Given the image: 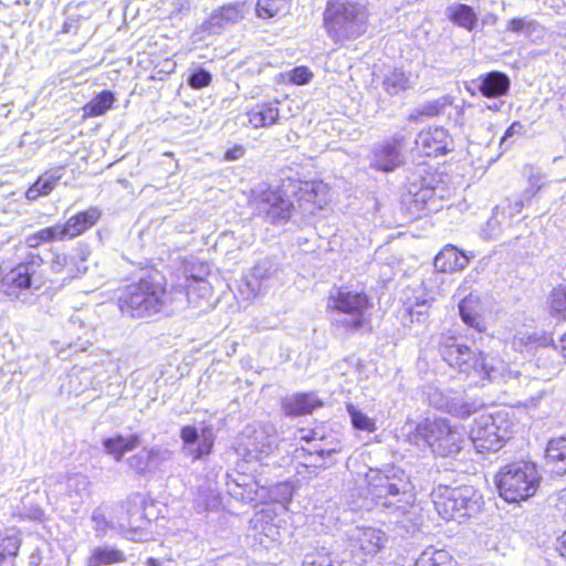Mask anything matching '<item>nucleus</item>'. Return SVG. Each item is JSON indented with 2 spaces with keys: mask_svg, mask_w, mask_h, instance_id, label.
<instances>
[{
  "mask_svg": "<svg viewBox=\"0 0 566 566\" xmlns=\"http://www.w3.org/2000/svg\"><path fill=\"white\" fill-rule=\"evenodd\" d=\"M243 155H244V148L240 145H237L226 151L224 159L228 161L238 160Z\"/></svg>",
  "mask_w": 566,
  "mask_h": 566,
  "instance_id": "nucleus-60",
  "label": "nucleus"
},
{
  "mask_svg": "<svg viewBox=\"0 0 566 566\" xmlns=\"http://www.w3.org/2000/svg\"><path fill=\"white\" fill-rule=\"evenodd\" d=\"M44 485L48 495L56 500H70L72 505L80 506L90 496L91 482L88 478L81 473L69 474L63 478L60 475H50L45 479Z\"/></svg>",
  "mask_w": 566,
  "mask_h": 566,
  "instance_id": "nucleus-12",
  "label": "nucleus"
},
{
  "mask_svg": "<svg viewBox=\"0 0 566 566\" xmlns=\"http://www.w3.org/2000/svg\"><path fill=\"white\" fill-rule=\"evenodd\" d=\"M476 376L482 379H488L491 382H510L511 380H518L523 377L518 370H512L510 366L500 357L483 355L482 361L479 365ZM526 379V377L524 376Z\"/></svg>",
  "mask_w": 566,
  "mask_h": 566,
  "instance_id": "nucleus-21",
  "label": "nucleus"
},
{
  "mask_svg": "<svg viewBox=\"0 0 566 566\" xmlns=\"http://www.w3.org/2000/svg\"><path fill=\"white\" fill-rule=\"evenodd\" d=\"M447 192L436 174L429 172L424 166H419L407 177L401 202L410 217L418 218L421 213L441 210Z\"/></svg>",
  "mask_w": 566,
  "mask_h": 566,
  "instance_id": "nucleus-2",
  "label": "nucleus"
},
{
  "mask_svg": "<svg viewBox=\"0 0 566 566\" xmlns=\"http://www.w3.org/2000/svg\"><path fill=\"white\" fill-rule=\"evenodd\" d=\"M139 444L138 434L127 437L117 436L115 438L104 439L103 446L107 453L112 454L117 461L128 451L134 450Z\"/></svg>",
  "mask_w": 566,
  "mask_h": 566,
  "instance_id": "nucleus-39",
  "label": "nucleus"
},
{
  "mask_svg": "<svg viewBox=\"0 0 566 566\" xmlns=\"http://www.w3.org/2000/svg\"><path fill=\"white\" fill-rule=\"evenodd\" d=\"M542 475L537 465L528 461L509 463L496 474V486L500 495L509 503L525 501L539 488Z\"/></svg>",
  "mask_w": 566,
  "mask_h": 566,
  "instance_id": "nucleus-6",
  "label": "nucleus"
},
{
  "mask_svg": "<svg viewBox=\"0 0 566 566\" xmlns=\"http://www.w3.org/2000/svg\"><path fill=\"white\" fill-rule=\"evenodd\" d=\"M92 521L94 522L96 536L102 537L105 535L109 527V522L106 520L103 507H96L92 514Z\"/></svg>",
  "mask_w": 566,
  "mask_h": 566,
  "instance_id": "nucleus-55",
  "label": "nucleus"
},
{
  "mask_svg": "<svg viewBox=\"0 0 566 566\" xmlns=\"http://www.w3.org/2000/svg\"><path fill=\"white\" fill-rule=\"evenodd\" d=\"M255 214L273 224H282L290 220L293 203L284 195L270 187H260L254 191Z\"/></svg>",
  "mask_w": 566,
  "mask_h": 566,
  "instance_id": "nucleus-11",
  "label": "nucleus"
},
{
  "mask_svg": "<svg viewBox=\"0 0 566 566\" xmlns=\"http://www.w3.org/2000/svg\"><path fill=\"white\" fill-rule=\"evenodd\" d=\"M247 116L252 127H269L279 119L277 102L256 104L247 113Z\"/></svg>",
  "mask_w": 566,
  "mask_h": 566,
  "instance_id": "nucleus-37",
  "label": "nucleus"
},
{
  "mask_svg": "<svg viewBox=\"0 0 566 566\" xmlns=\"http://www.w3.org/2000/svg\"><path fill=\"white\" fill-rule=\"evenodd\" d=\"M212 75L209 71L198 67L195 69L187 78V83L191 88L200 90L210 85Z\"/></svg>",
  "mask_w": 566,
  "mask_h": 566,
  "instance_id": "nucleus-51",
  "label": "nucleus"
},
{
  "mask_svg": "<svg viewBox=\"0 0 566 566\" xmlns=\"http://www.w3.org/2000/svg\"><path fill=\"white\" fill-rule=\"evenodd\" d=\"M417 434L440 457L458 453L464 442L463 433L448 419L424 420L417 426Z\"/></svg>",
  "mask_w": 566,
  "mask_h": 566,
  "instance_id": "nucleus-9",
  "label": "nucleus"
},
{
  "mask_svg": "<svg viewBox=\"0 0 566 566\" xmlns=\"http://www.w3.org/2000/svg\"><path fill=\"white\" fill-rule=\"evenodd\" d=\"M166 279L157 270L144 266V319L151 318L154 315L169 316L182 303V296L193 307H200L201 301L211 296L210 283L201 277L192 276L187 279L186 291L176 289L168 292L166 290Z\"/></svg>",
  "mask_w": 566,
  "mask_h": 566,
  "instance_id": "nucleus-1",
  "label": "nucleus"
},
{
  "mask_svg": "<svg viewBox=\"0 0 566 566\" xmlns=\"http://www.w3.org/2000/svg\"><path fill=\"white\" fill-rule=\"evenodd\" d=\"M39 241L42 243L52 242V241H62L64 240L62 230L60 224H55L52 227H48L35 232Z\"/></svg>",
  "mask_w": 566,
  "mask_h": 566,
  "instance_id": "nucleus-53",
  "label": "nucleus"
},
{
  "mask_svg": "<svg viewBox=\"0 0 566 566\" xmlns=\"http://www.w3.org/2000/svg\"><path fill=\"white\" fill-rule=\"evenodd\" d=\"M275 427L272 423H261L248 427L242 432L237 452L247 461H263L279 447Z\"/></svg>",
  "mask_w": 566,
  "mask_h": 566,
  "instance_id": "nucleus-10",
  "label": "nucleus"
},
{
  "mask_svg": "<svg viewBox=\"0 0 566 566\" xmlns=\"http://www.w3.org/2000/svg\"><path fill=\"white\" fill-rule=\"evenodd\" d=\"M300 199L311 202L314 206L322 207L325 202L326 185L319 184H303L298 189Z\"/></svg>",
  "mask_w": 566,
  "mask_h": 566,
  "instance_id": "nucleus-46",
  "label": "nucleus"
},
{
  "mask_svg": "<svg viewBox=\"0 0 566 566\" xmlns=\"http://www.w3.org/2000/svg\"><path fill=\"white\" fill-rule=\"evenodd\" d=\"M506 31L518 35L522 34L526 38H539L544 32V28L538 21L525 15L509 20Z\"/></svg>",
  "mask_w": 566,
  "mask_h": 566,
  "instance_id": "nucleus-38",
  "label": "nucleus"
},
{
  "mask_svg": "<svg viewBox=\"0 0 566 566\" xmlns=\"http://www.w3.org/2000/svg\"><path fill=\"white\" fill-rule=\"evenodd\" d=\"M556 551L566 559V531L559 536L555 544Z\"/></svg>",
  "mask_w": 566,
  "mask_h": 566,
  "instance_id": "nucleus-62",
  "label": "nucleus"
},
{
  "mask_svg": "<svg viewBox=\"0 0 566 566\" xmlns=\"http://www.w3.org/2000/svg\"><path fill=\"white\" fill-rule=\"evenodd\" d=\"M428 400L430 406L462 419L482 408V403L475 399L449 397L437 389L428 394Z\"/></svg>",
  "mask_w": 566,
  "mask_h": 566,
  "instance_id": "nucleus-17",
  "label": "nucleus"
},
{
  "mask_svg": "<svg viewBox=\"0 0 566 566\" xmlns=\"http://www.w3.org/2000/svg\"><path fill=\"white\" fill-rule=\"evenodd\" d=\"M49 268L54 276L45 277L46 281L57 282L61 277L62 283L70 282L86 271V266L81 268L77 258L59 252H52Z\"/></svg>",
  "mask_w": 566,
  "mask_h": 566,
  "instance_id": "nucleus-23",
  "label": "nucleus"
},
{
  "mask_svg": "<svg viewBox=\"0 0 566 566\" xmlns=\"http://www.w3.org/2000/svg\"><path fill=\"white\" fill-rule=\"evenodd\" d=\"M349 541L354 551L373 557L384 548L387 536L378 528L356 527L350 532Z\"/></svg>",
  "mask_w": 566,
  "mask_h": 566,
  "instance_id": "nucleus-20",
  "label": "nucleus"
},
{
  "mask_svg": "<svg viewBox=\"0 0 566 566\" xmlns=\"http://www.w3.org/2000/svg\"><path fill=\"white\" fill-rule=\"evenodd\" d=\"M115 102L114 94L111 91H103L92 98L83 107L84 117H96L105 114L112 108Z\"/></svg>",
  "mask_w": 566,
  "mask_h": 566,
  "instance_id": "nucleus-41",
  "label": "nucleus"
},
{
  "mask_svg": "<svg viewBox=\"0 0 566 566\" xmlns=\"http://www.w3.org/2000/svg\"><path fill=\"white\" fill-rule=\"evenodd\" d=\"M302 566H337L329 553L325 551L312 552L305 555Z\"/></svg>",
  "mask_w": 566,
  "mask_h": 566,
  "instance_id": "nucleus-52",
  "label": "nucleus"
},
{
  "mask_svg": "<svg viewBox=\"0 0 566 566\" xmlns=\"http://www.w3.org/2000/svg\"><path fill=\"white\" fill-rule=\"evenodd\" d=\"M63 177V168L56 167L42 174L35 182L27 190L25 197L30 201H34L42 196H48L56 187Z\"/></svg>",
  "mask_w": 566,
  "mask_h": 566,
  "instance_id": "nucleus-33",
  "label": "nucleus"
},
{
  "mask_svg": "<svg viewBox=\"0 0 566 566\" xmlns=\"http://www.w3.org/2000/svg\"><path fill=\"white\" fill-rule=\"evenodd\" d=\"M452 138L443 127L429 128L418 134L416 146L424 156H439L449 153L452 148Z\"/></svg>",
  "mask_w": 566,
  "mask_h": 566,
  "instance_id": "nucleus-19",
  "label": "nucleus"
},
{
  "mask_svg": "<svg viewBox=\"0 0 566 566\" xmlns=\"http://www.w3.org/2000/svg\"><path fill=\"white\" fill-rule=\"evenodd\" d=\"M448 105L447 97H440L438 99L429 101L421 104L417 109V114L427 117H433L440 115L446 106Z\"/></svg>",
  "mask_w": 566,
  "mask_h": 566,
  "instance_id": "nucleus-50",
  "label": "nucleus"
},
{
  "mask_svg": "<svg viewBox=\"0 0 566 566\" xmlns=\"http://www.w3.org/2000/svg\"><path fill=\"white\" fill-rule=\"evenodd\" d=\"M409 87L410 76L401 70L395 69L384 76L382 88L391 96L405 92Z\"/></svg>",
  "mask_w": 566,
  "mask_h": 566,
  "instance_id": "nucleus-42",
  "label": "nucleus"
},
{
  "mask_svg": "<svg viewBox=\"0 0 566 566\" xmlns=\"http://www.w3.org/2000/svg\"><path fill=\"white\" fill-rule=\"evenodd\" d=\"M555 506L557 510L566 512V489H562L556 492Z\"/></svg>",
  "mask_w": 566,
  "mask_h": 566,
  "instance_id": "nucleus-61",
  "label": "nucleus"
},
{
  "mask_svg": "<svg viewBox=\"0 0 566 566\" xmlns=\"http://www.w3.org/2000/svg\"><path fill=\"white\" fill-rule=\"evenodd\" d=\"M552 339L537 333H517L512 339V348L516 352H531L537 347L548 345Z\"/></svg>",
  "mask_w": 566,
  "mask_h": 566,
  "instance_id": "nucleus-40",
  "label": "nucleus"
},
{
  "mask_svg": "<svg viewBox=\"0 0 566 566\" xmlns=\"http://www.w3.org/2000/svg\"><path fill=\"white\" fill-rule=\"evenodd\" d=\"M242 19L241 10L238 6L228 4L213 11L210 17L201 24L202 32L208 34H219L227 25L234 24Z\"/></svg>",
  "mask_w": 566,
  "mask_h": 566,
  "instance_id": "nucleus-25",
  "label": "nucleus"
},
{
  "mask_svg": "<svg viewBox=\"0 0 566 566\" xmlns=\"http://www.w3.org/2000/svg\"><path fill=\"white\" fill-rule=\"evenodd\" d=\"M127 523L132 526L133 541L138 542L142 533L138 531V522L142 520V497L139 494L129 496L126 501Z\"/></svg>",
  "mask_w": 566,
  "mask_h": 566,
  "instance_id": "nucleus-45",
  "label": "nucleus"
},
{
  "mask_svg": "<svg viewBox=\"0 0 566 566\" xmlns=\"http://www.w3.org/2000/svg\"><path fill=\"white\" fill-rule=\"evenodd\" d=\"M335 452V448L326 449L321 443H313L308 448H296L293 457L300 467L316 474L317 470L326 468L325 459Z\"/></svg>",
  "mask_w": 566,
  "mask_h": 566,
  "instance_id": "nucleus-24",
  "label": "nucleus"
},
{
  "mask_svg": "<svg viewBox=\"0 0 566 566\" xmlns=\"http://www.w3.org/2000/svg\"><path fill=\"white\" fill-rule=\"evenodd\" d=\"M429 307V301L428 300H417L415 306L407 307L406 311H408L409 315L413 317L417 315V319L420 321V316L427 315V310Z\"/></svg>",
  "mask_w": 566,
  "mask_h": 566,
  "instance_id": "nucleus-59",
  "label": "nucleus"
},
{
  "mask_svg": "<svg viewBox=\"0 0 566 566\" xmlns=\"http://www.w3.org/2000/svg\"><path fill=\"white\" fill-rule=\"evenodd\" d=\"M289 2L280 0H258L256 14L262 19H270L286 9Z\"/></svg>",
  "mask_w": 566,
  "mask_h": 566,
  "instance_id": "nucleus-49",
  "label": "nucleus"
},
{
  "mask_svg": "<svg viewBox=\"0 0 566 566\" xmlns=\"http://www.w3.org/2000/svg\"><path fill=\"white\" fill-rule=\"evenodd\" d=\"M497 210V207L494 209ZM482 233L486 239H495L501 233V222L496 217V212L493 211L492 217L486 221Z\"/></svg>",
  "mask_w": 566,
  "mask_h": 566,
  "instance_id": "nucleus-56",
  "label": "nucleus"
},
{
  "mask_svg": "<svg viewBox=\"0 0 566 566\" xmlns=\"http://www.w3.org/2000/svg\"><path fill=\"white\" fill-rule=\"evenodd\" d=\"M123 560L124 555L120 551L103 546L93 549L92 555L87 559L86 566L112 565Z\"/></svg>",
  "mask_w": 566,
  "mask_h": 566,
  "instance_id": "nucleus-44",
  "label": "nucleus"
},
{
  "mask_svg": "<svg viewBox=\"0 0 566 566\" xmlns=\"http://www.w3.org/2000/svg\"><path fill=\"white\" fill-rule=\"evenodd\" d=\"M20 545L21 538L15 528L0 532V566H15Z\"/></svg>",
  "mask_w": 566,
  "mask_h": 566,
  "instance_id": "nucleus-35",
  "label": "nucleus"
},
{
  "mask_svg": "<svg viewBox=\"0 0 566 566\" xmlns=\"http://www.w3.org/2000/svg\"><path fill=\"white\" fill-rule=\"evenodd\" d=\"M192 11L190 0H158L155 4V14L159 20H169L172 25L188 18Z\"/></svg>",
  "mask_w": 566,
  "mask_h": 566,
  "instance_id": "nucleus-28",
  "label": "nucleus"
},
{
  "mask_svg": "<svg viewBox=\"0 0 566 566\" xmlns=\"http://www.w3.org/2000/svg\"><path fill=\"white\" fill-rule=\"evenodd\" d=\"M43 263L44 261L40 254L29 252L22 262L6 274L3 283L9 289L40 290L46 282V279L40 273Z\"/></svg>",
  "mask_w": 566,
  "mask_h": 566,
  "instance_id": "nucleus-13",
  "label": "nucleus"
},
{
  "mask_svg": "<svg viewBox=\"0 0 566 566\" xmlns=\"http://www.w3.org/2000/svg\"><path fill=\"white\" fill-rule=\"evenodd\" d=\"M446 17L453 24L465 29L467 31H472L475 29L479 18L478 13L471 6L464 3H451L446 8L444 11Z\"/></svg>",
  "mask_w": 566,
  "mask_h": 566,
  "instance_id": "nucleus-36",
  "label": "nucleus"
},
{
  "mask_svg": "<svg viewBox=\"0 0 566 566\" xmlns=\"http://www.w3.org/2000/svg\"><path fill=\"white\" fill-rule=\"evenodd\" d=\"M322 406L323 401L313 391L296 392L281 399V410L284 416L290 418L311 415Z\"/></svg>",
  "mask_w": 566,
  "mask_h": 566,
  "instance_id": "nucleus-22",
  "label": "nucleus"
},
{
  "mask_svg": "<svg viewBox=\"0 0 566 566\" xmlns=\"http://www.w3.org/2000/svg\"><path fill=\"white\" fill-rule=\"evenodd\" d=\"M346 410L349 415L350 422L356 430L366 431V432L376 431L377 428H376L375 420L369 418L359 408H357L353 403H347Z\"/></svg>",
  "mask_w": 566,
  "mask_h": 566,
  "instance_id": "nucleus-47",
  "label": "nucleus"
},
{
  "mask_svg": "<svg viewBox=\"0 0 566 566\" xmlns=\"http://www.w3.org/2000/svg\"><path fill=\"white\" fill-rule=\"evenodd\" d=\"M119 310L133 318L142 316V282L127 285L118 298Z\"/></svg>",
  "mask_w": 566,
  "mask_h": 566,
  "instance_id": "nucleus-34",
  "label": "nucleus"
},
{
  "mask_svg": "<svg viewBox=\"0 0 566 566\" xmlns=\"http://www.w3.org/2000/svg\"><path fill=\"white\" fill-rule=\"evenodd\" d=\"M511 78L501 71H490L481 74L467 84V90L473 95L479 92L483 97L499 99L509 94Z\"/></svg>",
  "mask_w": 566,
  "mask_h": 566,
  "instance_id": "nucleus-15",
  "label": "nucleus"
},
{
  "mask_svg": "<svg viewBox=\"0 0 566 566\" xmlns=\"http://www.w3.org/2000/svg\"><path fill=\"white\" fill-rule=\"evenodd\" d=\"M483 353L478 355L470 347L452 342L441 347V356L443 360L451 367L457 368L460 373L468 375L475 374L482 361Z\"/></svg>",
  "mask_w": 566,
  "mask_h": 566,
  "instance_id": "nucleus-16",
  "label": "nucleus"
},
{
  "mask_svg": "<svg viewBox=\"0 0 566 566\" xmlns=\"http://www.w3.org/2000/svg\"><path fill=\"white\" fill-rule=\"evenodd\" d=\"M468 264V256L453 245L442 249L433 261L434 269L440 273L463 270Z\"/></svg>",
  "mask_w": 566,
  "mask_h": 566,
  "instance_id": "nucleus-31",
  "label": "nucleus"
},
{
  "mask_svg": "<svg viewBox=\"0 0 566 566\" xmlns=\"http://www.w3.org/2000/svg\"><path fill=\"white\" fill-rule=\"evenodd\" d=\"M226 485L228 493L239 501L250 503L256 500L258 483L249 475L241 473L227 474Z\"/></svg>",
  "mask_w": 566,
  "mask_h": 566,
  "instance_id": "nucleus-27",
  "label": "nucleus"
},
{
  "mask_svg": "<svg viewBox=\"0 0 566 566\" xmlns=\"http://www.w3.org/2000/svg\"><path fill=\"white\" fill-rule=\"evenodd\" d=\"M546 465L551 474L566 475V438L558 437L548 441L545 450Z\"/></svg>",
  "mask_w": 566,
  "mask_h": 566,
  "instance_id": "nucleus-30",
  "label": "nucleus"
},
{
  "mask_svg": "<svg viewBox=\"0 0 566 566\" xmlns=\"http://www.w3.org/2000/svg\"><path fill=\"white\" fill-rule=\"evenodd\" d=\"M402 142L401 136H394L391 142L376 145L370 154V168L389 172L401 166L403 156L399 149Z\"/></svg>",
  "mask_w": 566,
  "mask_h": 566,
  "instance_id": "nucleus-18",
  "label": "nucleus"
},
{
  "mask_svg": "<svg viewBox=\"0 0 566 566\" xmlns=\"http://www.w3.org/2000/svg\"><path fill=\"white\" fill-rule=\"evenodd\" d=\"M549 307L553 316L566 319V285L554 287L549 295Z\"/></svg>",
  "mask_w": 566,
  "mask_h": 566,
  "instance_id": "nucleus-48",
  "label": "nucleus"
},
{
  "mask_svg": "<svg viewBox=\"0 0 566 566\" xmlns=\"http://www.w3.org/2000/svg\"><path fill=\"white\" fill-rule=\"evenodd\" d=\"M276 274L277 266L272 261L264 259L258 262L247 276V286L256 296L272 284Z\"/></svg>",
  "mask_w": 566,
  "mask_h": 566,
  "instance_id": "nucleus-26",
  "label": "nucleus"
},
{
  "mask_svg": "<svg viewBox=\"0 0 566 566\" xmlns=\"http://www.w3.org/2000/svg\"><path fill=\"white\" fill-rule=\"evenodd\" d=\"M368 484V492L376 505L390 514L405 515L415 503L413 486L403 472L391 475L378 472L369 478Z\"/></svg>",
  "mask_w": 566,
  "mask_h": 566,
  "instance_id": "nucleus-5",
  "label": "nucleus"
},
{
  "mask_svg": "<svg viewBox=\"0 0 566 566\" xmlns=\"http://www.w3.org/2000/svg\"><path fill=\"white\" fill-rule=\"evenodd\" d=\"M523 133L524 125L518 120L513 122L502 136L500 146L503 147V145H505L510 138H512L513 136H521L523 135Z\"/></svg>",
  "mask_w": 566,
  "mask_h": 566,
  "instance_id": "nucleus-57",
  "label": "nucleus"
},
{
  "mask_svg": "<svg viewBox=\"0 0 566 566\" xmlns=\"http://www.w3.org/2000/svg\"><path fill=\"white\" fill-rule=\"evenodd\" d=\"M452 557L444 549L427 547L416 559L415 566H451Z\"/></svg>",
  "mask_w": 566,
  "mask_h": 566,
  "instance_id": "nucleus-43",
  "label": "nucleus"
},
{
  "mask_svg": "<svg viewBox=\"0 0 566 566\" xmlns=\"http://www.w3.org/2000/svg\"><path fill=\"white\" fill-rule=\"evenodd\" d=\"M328 308L332 310L333 325L345 332H357L370 324V297L365 292L338 287L331 292Z\"/></svg>",
  "mask_w": 566,
  "mask_h": 566,
  "instance_id": "nucleus-4",
  "label": "nucleus"
},
{
  "mask_svg": "<svg viewBox=\"0 0 566 566\" xmlns=\"http://www.w3.org/2000/svg\"><path fill=\"white\" fill-rule=\"evenodd\" d=\"M101 214L98 208L91 207L71 217L64 224H60L64 239H72L82 234L98 221Z\"/></svg>",
  "mask_w": 566,
  "mask_h": 566,
  "instance_id": "nucleus-29",
  "label": "nucleus"
},
{
  "mask_svg": "<svg viewBox=\"0 0 566 566\" xmlns=\"http://www.w3.org/2000/svg\"><path fill=\"white\" fill-rule=\"evenodd\" d=\"M25 244L29 248H38L41 244V242L39 241L36 234L32 233L25 238Z\"/></svg>",
  "mask_w": 566,
  "mask_h": 566,
  "instance_id": "nucleus-64",
  "label": "nucleus"
},
{
  "mask_svg": "<svg viewBox=\"0 0 566 566\" xmlns=\"http://www.w3.org/2000/svg\"><path fill=\"white\" fill-rule=\"evenodd\" d=\"M88 371L84 369L78 373H71L69 375L70 391L74 392L75 395H78L80 392L84 391L85 388L75 387L74 384L76 381H80L81 379H88Z\"/></svg>",
  "mask_w": 566,
  "mask_h": 566,
  "instance_id": "nucleus-58",
  "label": "nucleus"
},
{
  "mask_svg": "<svg viewBox=\"0 0 566 566\" xmlns=\"http://www.w3.org/2000/svg\"><path fill=\"white\" fill-rule=\"evenodd\" d=\"M368 18L366 6L353 0H328L324 11L327 34L336 43L361 36L367 31Z\"/></svg>",
  "mask_w": 566,
  "mask_h": 566,
  "instance_id": "nucleus-3",
  "label": "nucleus"
},
{
  "mask_svg": "<svg viewBox=\"0 0 566 566\" xmlns=\"http://www.w3.org/2000/svg\"><path fill=\"white\" fill-rule=\"evenodd\" d=\"M287 76L290 82L296 85H304L312 80L313 73L306 66H296L287 72Z\"/></svg>",
  "mask_w": 566,
  "mask_h": 566,
  "instance_id": "nucleus-54",
  "label": "nucleus"
},
{
  "mask_svg": "<svg viewBox=\"0 0 566 566\" xmlns=\"http://www.w3.org/2000/svg\"><path fill=\"white\" fill-rule=\"evenodd\" d=\"M438 514L447 520H462L476 515L483 504L482 495L471 485L449 488L439 485L433 492Z\"/></svg>",
  "mask_w": 566,
  "mask_h": 566,
  "instance_id": "nucleus-7",
  "label": "nucleus"
},
{
  "mask_svg": "<svg viewBox=\"0 0 566 566\" xmlns=\"http://www.w3.org/2000/svg\"><path fill=\"white\" fill-rule=\"evenodd\" d=\"M182 453L192 461L209 455L214 444V433L210 426H205L199 431L195 426H184L180 429Z\"/></svg>",
  "mask_w": 566,
  "mask_h": 566,
  "instance_id": "nucleus-14",
  "label": "nucleus"
},
{
  "mask_svg": "<svg viewBox=\"0 0 566 566\" xmlns=\"http://www.w3.org/2000/svg\"><path fill=\"white\" fill-rule=\"evenodd\" d=\"M129 467L134 469L137 473L142 472V458L138 455H134L129 459Z\"/></svg>",
  "mask_w": 566,
  "mask_h": 566,
  "instance_id": "nucleus-63",
  "label": "nucleus"
},
{
  "mask_svg": "<svg viewBox=\"0 0 566 566\" xmlns=\"http://www.w3.org/2000/svg\"><path fill=\"white\" fill-rule=\"evenodd\" d=\"M512 427L504 411L481 413L471 427L470 439L479 452H495L510 439Z\"/></svg>",
  "mask_w": 566,
  "mask_h": 566,
  "instance_id": "nucleus-8",
  "label": "nucleus"
},
{
  "mask_svg": "<svg viewBox=\"0 0 566 566\" xmlns=\"http://www.w3.org/2000/svg\"><path fill=\"white\" fill-rule=\"evenodd\" d=\"M481 305L479 296L472 293L465 296L459 303V314L461 319L470 327L474 328L479 333L486 329L485 322L480 314Z\"/></svg>",
  "mask_w": 566,
  "mask_h": 566,
  "instance_id": "nucleus-32",
  "label": "nucleus"
}]
</instances>
